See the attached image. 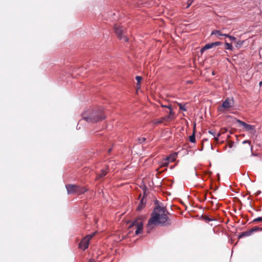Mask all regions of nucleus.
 <instances>
[{"label":"nucleus","mask_w":262,"mask_h":262,"mask_svg":"<svg viewBox=\"0 0 262 262\" xmlns=\"http://www.w3.org/2000/svg\"><path fill=\"white\" fill-rule=\"evenodd\" d=\"M167 213L166 209L164 207L156 206L148 221L146 226L147 232L149 233L156 225L167 226L170 225L171 222Z\"/></svg>","instance_id":"obj_1"},{"label":"nucleus","mask_w":262,"mask_h":262,"mask_svg":"<svg viewBox=\"0 0 262 262\" xmlns=\"http://www.w3.org/2000/svg\"><path fill=\"white\" fill-rule=\"evenodd\" d=\"M82 117L83 120L90 123H96L105 118V116L101 110L84 112L82 114Z\"/></svg>","instance_id":"obj_2"},{"label":"nucleus","mask_w":262,"mask_h":262,"mask_svg":"<svg viewBox=\"0 0 262 262\" xmlns=\"http://www.w3.org/2000/svg\"><path fill=\"white\" fill-rule=\"evenodd\" d=\"M114 30L118 38L123 42H127L128 40L127 33L126 28L122 26L115 25Z\"/></svg>","instance_id":"obj_3"},{"label":"nucleus","mask_w":262,"mask_h":262,"mask_svg":"<svg viewBox=\"0 0 262 262\" xmlns=\"http://www.w3.org/2000/svg\"><path fill=\"white\" fill-rule=\"evenodd\" d=\"M128 224H129V228L135 227V228L136 229V235H138L142 232L143 227V222L141 218L138 217L134 221H129L128 222Z\"/></svg>","instance_id":"obj_4"},{"label":"nucleus","mask_w":262,"mask_h":262,"mask_svg":"<svg viewBox=\"0 0 262 262\" xmlns=\"http://www.w3.org/2000/svg\"><path fill=\"white\" fill-rule=\"evenodd\" d=\"M66 188L68 194L75 193L76 194H81L87 191V189L79 185L69 184L66 185Z\"/></svg>","instance_id":"obj_5"},{"label":"nucleus","mask_w":262,"mask_h":262,"mask_svg":"<svg viewBox=\"0 0 262 262\" xmlns=\"http://www.w3.org/2000/svg\"><path fill=\"white\" fill-rule=\"evenodd\" d=\"M232 43H224L221 41H215L206 43L204 46L202 47L201 49H210L211 48H215L219 45L226 46L227 48L225 49H232Z\"/></svg>","instance_id":"obj_6"},{"label":"nucleus","mask_w":262,"mask_h":262,"mask_svg":"<svg viewBox=\"0 0 262 262\" xmlns=\"http://www.w3.org/2000/svg\"><path fill=\"white\" fill-rule=\"evenodd\" d=\"M234 104V100L232 97L227 98L223 102L222 106L219 108V111H223L224 110H228L232 107Z\"/></svg>","instance_id":"obj_7"},{"label":"nucleus","mask_w":262,"mask_h":262,"mask_svg":"<svg viewBox=\"0 0 262 262\" xmlns=\"http://www.w3.org/2000/svg\"><path fill=\"white\" fill-rule=\"evenodd\" d=\"M95 232L92 234L88 235L82 238L79 244V248L83 250H85L89 247V241L90 239L95 235Z\"/></svg>","instance_id":"obj_8"},{"label":"nucleus","mask_w":262,"mask_h":262,"mask_svg":"<svg viewBox=\"0 0 262 262\" xmlns=\"http://www.w3.org/2000/svg\"><path fill=\"white\" fill-rule=\"evenodd\" d=\"M236 122L241 126H242L246 130L250 132L251 134L254 135L256 133L255 127L254 125L247 124L245 122L239 119H236Z\"/></svg>","instance_id":"obj_9"},{"label":"nucleus","mask_w":262,"mask_h":262,"mask_svg":"<svg viewBox=\"0 0 262 262\" xmlns=\"http://www.w3.org/2000/svg\"><path fill=\"white\" fill-rule=\"evenodd\" d=\"M177 153L174 152L164 159L161 162L162 166H167L170 162H173L177 157Z\"/></svg>","instance_id":"obj_10"},{"label":"nucleus","mask_w":262,"mask_h":262,"mask_svg":"<svg viewBox=\"0 0 262 262\" xmlns=\"http://www.w3.org/2000/svg\"><path fill=\"white\" fill-rule=\"evenodd\" d=\"M167 107L170 109L169 114L167 116L164 117L163 119H165V120L166 121H169L172 120L173 118V112L172 110L171 106H168Z\"/></svg>","instance_id":"obj_11"},{"label":"nucleus","mask_w":262,"mask_h":262,"mask_svg":"<svg viewBox=\"0 0 262 262\" xmlns=\"http://www.w3.org/2000/svg\"><path fill=\"white\" fill-rule=\"evenodd\" d=\"M208 133L211 135L216 141H217L219 140V137L220 136V133L216 134L215 132L213 130H209Z\"/></svg>","instance_id":"obj_12"},{"label":"nucleus","mask_w":262,"mask_h":262,"mask_svg":"<svg viewBox=\"0 0 262 262\" xmlns=\"http://www.w3.org/2000/svg\"><path fill=\"white\" fill-rule=\"evenodd\" d=\"M211 35H215L217 36H227V34H223L221 33V32L219 30H214L211 32Z\"/></svg>","instance_id":"obj_13"},{"label":"nucleus","mask_w":262,"mask_h":262,"mask_svg":"<svg viewBox=\"0 0 262 262\" xmlns=\"http://www.w3.org/2000/svg\"><path fill=\"white\" fill-rule=\"evenodd\" d=\"M251 235L250 230L248 231H246L245 232H243L241 233V234L238 235V238H241L246 236H249Z\"/></svg>","instance_id":"obj_14"},{"label":"nucleus","mask_w":262,"mask_h":262,"mask_svg":"<svg viewBox=\"0 0 262 262\" xmlns=\"http://www.w3.org/2000/svg\"><path fill=\"white\" fill-rule=\"evenodd\" d=\"M145 204L146 202L144 201V199H142L140 201V204H139L138 207L137 208V210L138 211L141 210L144 207Z\"/></svg>","instance_id":"obj_15"},{"label":"nucleus","mask_w":262,"mask_h":262,"mask_svg":"<svg viewBox=\"0 0 262 262\" xmlns=\"http://www.w3.org/2000/svg\"><path fill=\"white\" fill-rule=\"evenodd\" d=\"M244 42V41L243 40H236V42H234L233 44L234 46L237 48H239L242 47V45L243 43Z\"/></svg>","instance_id":"obj_16"},{"label":"nucleus","mask_w":262,"mask_h":262,"mask_svg":"<svg viewBox=\"0 0 262 262\" xmlns=\"http://www.w3.org/2000/svg\"><path fill=\"white\" fill-rule=\"evenodd\" d=\"M107 169H102L101 173L98 176V178H102L104 177H105L107 174Z\"/></svg>","instance_id":"obj_17"},{"label":"nucleus","mask_w":262,"mask_h":262,"mask_svg":"<svg viewBox=\"0 0 262 262\" xmlns=\"http://www.w3.org/2000/svg\"><path fill=\"white\" fill-rule=\"evenodd\" d=\"M136 80L137 81V88L138 89H140V82L141 80L142 79V78L141 76H136L135 77Z\"/></svg>","instance_id":"obj_18"},{"label":"nucleus","mask_w":262,"mask_h":262,"mask_svg":"<svg viewBox=\"0 0 262 262\" xmlns=\"http://www.w3.org/2000/svg\"><path fill=\"white\" fill-rule=\"evenodd\" d=\"M225 37H228L229 40L231 41V43H232L233 45L235 42H236V40L237 39L235 37L230 36L229 34H227V36H225Z\"/></svg>","instance_id":"obj_19"},{"label":"nucleus","mask_w":262,"mask_h":262,"mask_svg":"<svg viewBox=\"0 0 262 262\" xmlns=\"http://www.w3.org/2000/svg\"><path fill=\"white\" fill-rule=\"evenodd\" d=\"M250 232H251V233L252 234L254 232L258 231H262V228L256 226V227L251 229L250 230Z\"/></svg>","instance_id":"obj_20"},{"label":"nucleus","mask_w":262,"mask_h":262,"mask_svg":"<svg viewBox=\"0 0 262 262\" xmlns=\"http://www.w3.org/2000/svg\"><path fill=\"white\" fill-rule=\"evenodd\" d=\"M189 141L191 143L195 142V137L194 133L189 137Z\"/></svg>","instance_id":"obj_21"},{"label":"nucleus","mask_w":262,"mask_h":262,"mask_svg":"<svg viewBox=\"0 0 262 262\" xmlns=\"http://www.w3.org/2000/svg\"><path fill=\"white\" fill-rule=\"evenodd\" d=\"M164 119H163V118H161V119L159 120H155L153 121V123L155 124V125H157L159 123H161L164 120Z\"/></svg>","instance_id":"obj_22"},{"label":"nucleus","mask_w":262,"mask_h":262,"mask_svg":"<svg viewBox=\"0 0 262 262\" xmlns=\"http://www.w3.org/2000/svg\"><path fill=\"white\" fill-rule=\"evenodd\" d=\"M178 105H179L180 110H181L183 111H186V108H185V106L184 105L182 104V103H179Z\"/></svg>","instance_id":"obj_23"},{"label":"nucleus","mask_w":262,"mask_h":262,"mask_svg":"<svg viewBox=\"0 0 262 262\" xmlns=\"http://www.w3.org/2000/svg\"><path fill=\"white\" fill-rule=\"evenodd\" d=\"M194 0H188L187 1V6L186 7V8H188L190 5L192 4V3L193 2Z\"/></svg>","instance_id":"obj_24"},{"label":"nucleus","mask_w":262,"mask_h":262,"mask_svg":"<svg viewBox=\"0 0 262 262\" xmlns=\"http://www.w3.org/2000/svg\"><path fill=\"white\" fill-rule=\"evenodd\" d=\"M262 222V217H258L253 220V222Z\"/></svg>","instance_id":"obj_25"},{"label":"nucleus","mask_w":262,"mask_h":262,"mask_svg":"<svg viewBox=\"0 0 262 262\" xmlns=\"http://www.w3.org/2000/svg\"><path fill=\"white\" fill-rule=\"evenodd\" d=\"M242 143L243 144H246V143L249 144V146H250L251 149H252V147L250 145V141H249V140H244V141H243Z\"/></svg>","instance_id":"obj_26"},{"label":"nucleus","mask_w":262,"mask_h":262,"mask_svg":"<svg viewBox=\"0 0 262 262\" xmlns=\"http://www.w3.org/2000/svg\"><path fill=\"white\" fill-rule=\"evenodd\" d=\"M261 191L260 190H257L255 192V194L256 195H259L260 193H261Z\"/></svg>","instance_id":"obj_27"},{"label":"nucleus","mask_w":262,"mask_h":262,"mask_svg":"<svg viewBox=\"0 0 262 262\" xmlns=\"http://www.w3.org/2000/svg\"><path fill=\"white\" fill-rule=\"evenodd\" d=\"M233 143H234V142H232L230 143L229 144V147L230 148H232V146H233Z\"/></svg>","instance_id":"obj_28"},{"label":"nucleus","mask_w":262,"mask_h":262,"mask_svg":"<svg viewBox=\"0 0 262 262\" xmlns=\"http://www.w3.org/2000/svg\"><path fill=\"white\" fill-rule=\"evenodd\" d=\"M145 140V138H142V139H140V142H142Z\"/></svg>","instance_id":"obj_29"},{"label":"nucleus","mask_w":262,"mask_h":262,"mask_svg":"<svg viewBox=\"0 0 262 262\" xmlns=\"http://www.w3.org/2000/svg\"><path fill=\"white\" fill-rule=\"evenodd\" d=\"M206 220L207 221H212V219H210L209 218H206Z\"/></svg>","instance_id":"obj_30"},{"label":"nucleus","mask_w":262,"mask_h":262,"mask_svg":"<svg viewBox=\"0 0 262 262\" xmlns=\"http://www.w3.org/2000/svg\"><path fill=\"white\" fill-rule=\"evenodd\" d=\"M88 262H94V260L91 259Z\"/></svg>","instance_id":"obj_31"},{"label":"nucleus","mask_w":262,"mask_h":262,"mask_svg":"<svg viewBox=\"0 0 262 262\" xmlns=\"http://www.w3.org/2000/svg\"><path fill=\"white\" fill-rule=\"evenodd\" d=\"M259 86L262 85V81L259 82Z\"/></svg>","instance_id":"obj_32"},{"label":"nucleus","mask_w":262,"mask_h":262,"mask_svg":"<svg viewBox=\"0 0 262 262\" xmlns=\"http://www.w3.org/2000/svg\"><path fill=\"white\" fill-rule=\"evenodd\" d=\"M112 150V148H110L108 150V152H110Z\"/></svg>","instance_id":"obj_33"},{"label":"nucleus","mask_w":262,"mask_h":262,"mask_svg":"<svg viewBox=\"0 0 262 262\" xmlns=\"http://www.w3.org/2000/svg\"><path fill=\"white\" fill-rule=\"evenodd\" d=\"M204 51H205V50H201V54H203V53L204 52Z\"/></svg>","instance_id":"obj_34"},{"label":"nucleus","mask_w":262,"mask_h":262,"mask_svg":"<svg viewBox=\"0 0 262 262\" xmlns=\"http://www.w3.org/2000/svg\"><path fill=\"white\" fill-rule=\"evenodd\" d=\"M212 75H215V73H214V71H213V72H212Z\"/></svg>","instance_id":"obj_35"},{"label":"nucleus","mask_w":262,"mask_h":262,"mask_svg":"<svg viewBox=\"0 0 262 262\" xmlns=\"http://www.w3.org/2000/svg\"><path fill=\"white\" fill-rule=\"evenodd\" d=\"M199 49V48L196 47L195 49Z\"/></svg>","instance_id":"obj_36"}]
</instances>
